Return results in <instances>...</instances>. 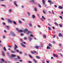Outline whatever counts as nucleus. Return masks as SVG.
<instances>
[{
    "instance_id": "56",
    "label": "nucleus",
    "mask_w": 63,
    "mask_h": 63,
    "mask_svg": "<svg viewBox=\"0 0 63 63\" xmlns=\"http://www.w3.org/2000/svg\"><path fill=\"white\" fill-rule=\"evenodd\" d=\"M20 35H21V36H23V33H21Z\"/></svg>"
},
{
    "instance_id": "60",
    "label": "nucleus",
    "mask_w": 63,
    "mask_h": 63,
    "mask_svg": "<svg viewBox=\"0 0 63 63\" xmlns=\"http://www.w3.org/2000/svg\"><path fill=\"white\" fill-rule=\"evenodd\" d=\"M54 7L55 8H57V5H55Z\"/></svg>"
},
{
    "instance_id": "52",
    "label": "nucleus",
    "mask_w": 63,
    "mask_h": 63,
    "mask_svg": "<svg viewBox=\"0 0 63 63\" xmlns=\"http://www.w3.org/2000/svg\"><path fill=\"white\" fill-rule=\"evenodd\" d=\"M30 36H31V37H33V35L32 34H30Z\"/></svg>"
},
{
    "instance_id": "51",
    "label": "nucleus",
    "mask_w": 63,
    "mask_h": 63,
    "mask_svg": "<svg viewBox=\"0 0 63 63\" xmlns=\"http://www.w3.org/2000/svg\"><path fill=\"white\" fill-rule=\"evenodd\" d=\"M40 19H41V20H42V21H44V19H43V18H41Z\"/></svg>"
},
{
    "instance_id": "10",
    "label": "nucleus",
    "mask_w": 63,
    "mask_h": 63,
    "mask_svg": "<svg viewBox=\"0 0 63 63\" xmlns=\"http://www.w3.org/2000/svg\"><path fill=\"white\" fill-rule=\"evenodd\" d=\"M34 47L35 48H36V49H38L39 48V46H35Z\"/></svg>"
},
{
    "instance_id": "4",
    "label": "nucleus",
    "mask_w": 63,
    "mask_h": 63,
    "mask_svg": "<svg viewBox=\"0 0 63 63\" xmlns=\"http://www.w3.org/2000/svg\"><path fill=\"white\" fill-rule=\"evenodd\" d=\"M8 22H9V23H12V21L10 19H8Z\"/></svg>"
},
{
    "instance_id": "64",
    "label": "nucleus",
    "mask_w": 63,
    "mask_h": 63,
    "mask_svg": "<svg viewBox=\"0 0 63 63\" xmlns=\"http://www.w3.org/2000/svg\"><path fill=\"white\" fill-rule=\"evenodd\" d=\"M20 40L21 42H22V39H21Z\"/></svg>"
},
{
    "instance_id": "24",
    "label": "nucleus",
    "mask_w": 63,
    "mask_h": 63,
    "mask_svg": "<svg viewBox=\"0 0 63 63\" xmlns=\"http://www.w3.org/2000/svg\"><path fill=\"white\" fill-rule=\"evenodd\" d=\"M38 6L39 8H42V6H41V5H40V3H39L38 4Z\"/></svg>"
},
{
    "instance_id": "20",
    "label": "nucleus",
    "mask_w": 63,
    "mask_h": 63,
    "mask_svg": "<svg viewBox=\"0 0 63 63\" xmlns=\"http://www.w3.org/2000/svg\"><path fill=\"white\" fill-rule=\"evenodd\" d=\"M2 55H3L5 56V53H4V52H3V51H2Z\"/></svg>"
},
{
    "instance_id": "39",
    "label": "nucleus",
    "mask_w": 63,
    "mask_h": 63,
    "mask_svg": "<svg viewBox=\"0 0 63 63\" xmlns=\"http://www.w3.org/2000/svg\"><path fill=\"white\" fill-rule=\"evenodd\" d=\"M42 17L44 19H45V18L44 16H42Z\"/></svg>"
},
{
    "instance_id": "34",
    "label": "nucleus",
    "mask_w": 63,
    "mask_h": 63,
    "mask_svg": "<svg viewBox=\"0 0 63 63\" xmlns=\"http://www.w3.org/2000/svg\"><path fill=\"white\" fill-rule=\"evenodd\" d=\"M44 6H45V7H47V4H46V3L44 4H43Z\"/></svg>"
},
{
    "instance_id": "55",
    "label": "nucleus",
    "mask_w": 63,
    "mask_h": 63,
    "mask_svg": "<svg viewBox=\"0 0 63 63\" xmlns=\"http://www.w3.org/2000/svg\"><path fill=\"white\" fill-rule=\"evenodd\" d=\"M24 40H26L27 39V38L25 37L24 38Z\"/></svg>"
},
{
    "instance_id": "11",
    "label": "nucleus",
    "mask_w": 63,
    "mask_h": 63,
    "mask_svg": "<svg viewBox=\"0 0 63 63\" xmlns=\"http://www.w3.org/2000/svg\"><path fill=\"white\" fill-rule=\"evenodd\" d=\"M33 61L35 62V63H37V61H36V60H35V59H33Z\"/></svg>"
},
{
    "instance_id": "50",
    "label": "nucleus",
    "mask_w": 63,
    "mask_h": 63,
    "mask_svg": "<svg viewBox=\"0 0 63 63\" xmlns=\"http://www.w3.org/2000/svg\"><path fill=\"white\" fill-rule=\"evenodd\" d=\"M16 51L17 52H19V50H18L17 49L16 50Z\"/></svg>"
},
{
    "instance_id": "23",
    "label": "nucleus",
    "mask_w": 63,
    "mask_h": 63,
    "mask_svg": "<svg viewBox=\"0 0 63 63\" xmlns=\"http://www.w3.org/2000/svg\"><path fill=\"white\" fill-rule=\"evenodd\" d=\"M13 22L14 24L15 25H16V22H15V21H13Z\"/></svg>"
},
{
    "instance_id": "30",
    "label": "nucleus",
    "mask_w": 63,
    "mask_h": 63,
    "mask_svg": "<svg viewBox=\"0 0 63 63\" xmlns=\"http://www.w3.org/2000/svg\"><path fill=\"white\" fill-rule=\"evenodd\" d=\"M36 58H37V59H40V57H38V56H36Z\"/></svg>"
},
{
    "instance_id": "14",
    "label": "nucleus",
    "mask_w": 63,
    "mask_h": 63,
    "mask_svg": "<svg viewBox=\"0 0 63 63\" xmlns=\"http://www.w3.org/2000/svg\"><path fill=\"white\" fill-rule=\"evenodd\" d=\"M42 2L43 4H45V0H42Z\"/></svg>"
},
{
    "instance_id": "8",
    "label": "nucleus",
    "mask_w": 63,
    "mask_h": 63,
    "mask_svg": "<svg viewBox=\"0 0 63 63\" xmlns=\"http://www.w3.org/2000/svg\"><path fill=\"white\" fill-rule=\"evenodd\" d=\"M28 38L29 39V41H31V40H32V38H31V37L29 36L28 37Z\"/></svg>"
},
{
    "instance_id": "41",
    "label": "nucleus",
    "mask_w": 63,
    "mask_h": 63,
    "mask_svg": "<svg viewBox=\"0 0 63 63\" xmlns=\"http://www.w3.org/2000/svg\"><path fill=\"white\" fill-rule=\"evenodd\" d=\"M17 58L18 59H20V57H19V56H17Z\"/></svg>"
},
{
    "instance_id": "53",
    "label": "nucleus",
    "mask_w": 63,
    "mask_h": 63,
    "mask_svg": "<svg viewBox=\"0 0 63 63\" xmlns=\"http://www.w3.org/2000/svg\"><path fill=\"white\" fill-rule=\"evenodd\" d=\"M31 53L32 54H34V53L32 51H31Z\"/></svg>"
},
{
    "instance_id": "54",
    "label": "nucleus",
    "mask_w": 63,
    "mask_h": 63,
    "mask_svg": "<svg viewBox=\"0 0 63 63\" xmlns=\"http://www.w3.org/2000/svg\"><path fill=\"white\" fill-rule=\"evenodd\" d=\"M34 53H38L37 52H36V51H34Z\"/></svg>"
},
{
    "instance_id": "57",
    "label": "nucleus",
    "mask_w": 63,
    "mask_h": 63,
    "mask_svg": "<svg viewBox=\"0 0 63 63\" xmlns=\"http://www.w3.org/2000/svg\"><path fill=\"white\" fill-rule=\"evenodd\" d=\"M43 63H45V60H43L42 61Z\"/></svg>"
},
{
    "instance_id": "37",
    "label": "nucleus",
    "mask_w": 63,
    "mask_h": 63,
    "mask_svg": "<svg viewBox=\"0 0 63 63\" xmlns=\"http://www.w3.org/2000/svg\"><path fill=\"white\" fill-rule=\"evenodd\" d=\"M3 49L5 51H6V48H5V47H4L3 48Z\"/></svg>"
},
{
    "instance_id": "38",
    "label": "nucleus",
    "mask_w": 63,
    "mask_h": 63,
    "mask_svg": "<svg viewBox=\"0 0 63 63\" xmlns=\"http://www.w3.org/2000/svg\"><path fill=\"white\" fill-rule=\"evenodd\" d=\"M59 17L60 18H61V19H63V17H62V16H60Z\"/></svg>"
},
{
    "instance_id": "12",
    "label": "nucleus",
    "mask_w": 63,
    "mask_h": 63,
    "mask_svg": "<svg viewBox=\"0 0 63 63\" xmlns=\"http://www.w3.org/2000/svg\"><path fill=\"white\" fill-rule=\"evenodd\" d=\"M31 33L32 32H31V31H28V32L27 33V34H29V33Z\"/></svg>"
},
{
    "instance_id": "48",
    "label": "nucleus",
    "mask_w": 63,
    "mask_h": 63,
    "mask_svg": "<svg viewBox=\"0 0 63 63\" xmlns=\"http://www.w3.org/2000/svg\"><path fill=\"white\" fill-rule=\"evenodd\" d=\"M29 25L30 27L32 26V24H31V23H30Z\"/></svg>"
},
{
    "instance_id": "63",
    "label": "nucleus",
    "mask_w": 63,
    "mask_h": 63,
    "mask_svg": "<svg viewBox=\"0 0 63 63\" xmlns=\"http://www.w3.org/2000/svg\"><path fill=\"white\" fill-rule=\"evenodd\" d=\"M52 28L53 29H55V27H52Z\"/></svg>"
},
{
    "instance_id": "28",
    "label": "nucleus",
    "mask_w": 63,
    "mask_h": 63,
    "mask_svg": "<svg viewBox=\"0 0 63 63\" xmlns=\"http://www.w3.org/2000/svg\"><path fill=\"white\" fill-rule=\"evenodd\" d=\"M43 37L45 39L46 38V37H47V36H46V35H43Z\"/></svg>"
},
{
    "instance_id": "15",
    "label": "nucleus",
    "mask_w": 63,
    "mask_h": 63,
    "mask_svg": "<svg viewBox=\"0 0 63 63\" xmlns=\"http://www.w3.org/2000/svg\"><path fill=\"white\" fill-rule=\"evenodd\" d=\"M59 26H60V27H61V28H62V24H59Z\"/></svg>"
},
{
    "instance_id": "62",
    "label": "nucleus",
    "mask_w": 63,
    "mask_h": 63,
    "mask_svg": "<svg viewBox=\"0 0 63 63\" xmlns=\"http://www.w3.org/2000/svg\"><path fill=\"white\" fill-rule=\"evenodd\" d=\"M3 25H5V24H5V23L4 22H3Z\"/></svg>"
},
{
    "instance_id": "49",
    "label": "nucleus",
    "mask_w": 63,
    "mask_h": 63,
    "mask_svg": "<svg viewBox=\"0 0 63 63\" xmlns=\"http://www.w3.org/2000/svg\"><path fill=\"white\" fill-rule=\"evenodd\" d=\"M19 54H22V52H21V51L19 52Z\"/></svg>"
},
{
    "instance_id": "29",
    "label": "nucleus",
    "mask_w": 63,
    "mask_h": 63,
    "mask_svg": "<svg viewBox=\"0 0 63 63\" xmlns=\"http://www.w3.org/2000/svg\"><path fill=\"white\" fill-rule=\"evenodd\" d=\"M48 45L49 47H52V45H51L50 44H49Z\"/></svg>"
},
{
    "instance_id": "2",
    "label": "nucleus",
    "mask_w": 63,
    "mask_h": 63,
    "mask_svg": "<svg viewBox=\"0 0 63 63\" xmlns=\"http://www.w3.org/2000/svg\"><path fill=\"white\" fill-rule=\"evenodd\" d=\"M10 34L12 36H16V34L14 33L13 32H10Z\"/></svg>"
},
{
    "instance_id": "35",
    "label": "nucleus",
    "mask_w": 63,
    "mask_h": 63,
    "mask_svg": "<svg viewBox=\"0 0 63 63\" xmlns=\"http://www.w3.org/2000/svg\"><path fill=\"white\" fill-rule=\"evenodd\" d=\"M1 61H2L3 62H4V59H1Z\"/></svg>"
},
{
    "instance_id": "3",
    "label": "nucleus",
    "mask_w": 63,
    "mask_h": 63,
    "mask_svg": "<svg viewBox=\"0 0 63 63\" xmlns=\"http://www.w3.org/2000/svg\"><path fill=\"white\" fill-rule=\"evenodd\" d=\"M14 47H15V48H14V50H16V48H17V46H16V45L15 44L14 46Z\"/></svg>"
},
{
    "instance_id": "45",
    "label": "nucleus",
    "mask_w": 63,
    "mask_h": 63,
    "mask_svg": "<svg viewBox=\"0 0 63 63\" xmlns=\"http://www.w3.org/2000/svg\"><path fill=\"white\" fill-rule=\"evenodd\" d=\"M6 26V27L7 28H8V29L9 28V26Z\"/></svg>"
},
{
    "instance_id": "21",
    "label": "nucleus",
    "mask_w": 63,
    "mask_h": 63,
    "mask_svg": "<svg viewBox=\"0 0 63 63\" xmlns=\"http://www.w3.org/2000/svg\"><path fill=\"white\" fill-rule=\"evenodd\" d=\"M28 30L27 29H26L25 30L23 31V32H26V31H27Z\"/></svg>"
},
{
    "instance_id": "61",
    "label": "nucleus",
    "mask_w": 63,
    "mask_h": 63,
    "mask_svg": "<svg viewBox=\"0 0 63 63\" xmlns=\"http://www.w3.org/2000/svg\"><path fill=\"white\" fill-rule=\"evenodd\" d=\"M50 4H53V3L51 1V3H50Z\"/></svg>"
},
{
    "instance_id": "58",
    "label": "nucleus",
    "mask_w": 63,
    "mask_h": 63,
    "mask_svg": "<svg viewBox=\"0 0 63 63\" xmlns=\"http://www.w3.org/2000/svg\"><path fill=\"white\" fill-rule=\"evenodd\" d=\"M28 15L29 16H30V13H29V12H28Z\"/></svg>"
},
{
    "instance_id": "40",
    "label": "nucleus",
    "mask_w": 63,
    "mask_h": 63,
    "mask_svg": "<svg viewBox=\"0 0 63 63\" xmlns=\"http://www.w3.org/2000/svg\"><path fill=\"white\" fill-rule=\"evenodd\" d=\"M28 63H32V62H31L30 61H29L28 62Z\"/></svg>"
},
{
    "instance_id": "17",
    "label": "nucleus",
    "mask_w": 63,
    "mask_h": 63,
    "mask_svg": "<svg viewBox=\"0 0 63 63\" xmlns=\"http://www.w3.org/2000/svg\"><path fill=\"white\" fill-rule=\"evenodd\" d=\"M48 29L49 31H50V30H51V28H50V27H48Z\"/></svg>"
},
{
    "instance_id": "27",
    "label": "nucleus",
    "mask_w": 63,
    "mask_h": 63,
    "mask_svg": "<svg viewBox=\"0 0 63 63\" xmlns=\"http://www.w3.org/2000/svg\"><path fill=\"white\" fill-rule=\"evenodd\" d=\"M29 56L30 58H33V57L31 56V55H29Z\"/></svg>"
},
{
    "instance_id": "13",
    "label": "nucleus",
    "mask_w": 63,
    "mask_h": 63,
    "mask_svg": "<svg viewBox=\"0 0 63 63\" xmlns=\"http://www.w3.org/2000/svg\"><path fill=\"white\" fill-rule=\"evenodd\" d=\"M34 10H35V12L37 11V8H36V7L34 8Z\"/></svg>"
},
{
    "instance_id": "22",
    "label": "nucleus",
    "mask_w": 63,
    "mask_h": 63,
    "mask_svg": "<svg viewBox=\"0 0 63 63\" xmlns=\"http://www.w3.org/2000/svg\"><path fill=\"white\" fill-rule=\"evenodd\" d=\"M36 16L35 15H33L32 16V17L33 18H35V17Z\"/></svg>"
},
{
    "instance_id": "26",
    "label": "nucleus",
    "mask_w": 63,
    "mask_h": 63,
    "mask_svg": "<svg viewBox=\"0 0 63 63\" xmlns=\"http://www.w3.org/2000/svg\"><path fill=\"white\" fill-rule=\"evenodd\" d=\"M9 13H11V12H12V9H9Z\"/></svg>"
},
{
    "instance_id": "33",
    "label": "nucleus",
    "mask_w": 63,
    "mask_h": 63,
    "mask_svg": "<svg viewBox=\"0 0 63 63\" xmlns=\"http://www.w3.org/2000/svg\"><path fill=\"white\" fill-rule=\"evenodd\" d=\"M48 2H49V3H50L51 2V1L50 0H48Z\"/></svg>"
},
{
    "instance_id": "5",
    "label": "nucleus",
    "mask_w": 63,
    "mask_h": 63,
    "mask_svg": "<svg viewBox=\"0 0 63 63\" xmlns=\"http://www.w3.org/2000/svg\"><path fill=\"white\" fill-rule=\"evenodd\" d=\"M59 36L60 37H62V34L61 33H59Z\"/></svg>"
},
{
    "instance_id": "1",
    "label": "nucleus",
    "mask_w": 63,
    "mask_h": 63,
    "mask_svg": "<svg viewBox=\"0 0 63 63\" xmlns=\"http://www.w3.org/2000/svg\"><path fill=\"white\" fill-rule=\"evenodd\" d=\"M16 56L14 54H12L11 56H9V57L10 58H12V57H15Z\"/></svg>"
},
{
    "instance_id": "7",
    "label": "nucleus",
    "mask_w": 63,
    "mask_h": 63,
    "mask_svg": "<svg viewBox=\"0 0 63 63\" xmlns=\"http://www.w3.org/2000/svg\"><path fill=\"white\" fill-rule=\"evenodd\" d=\"M16 1H14V5H15V6H16V7H17V4H16Z\"/></svg>"
},
{
    "instance_id": "6",
    "label": "nucleus",
    "mask_w": 63,
    "mask_h": 63,
    "mask_svg": "<svg viewBox=\"0 0 63 63\" xmlns=\"http://www.w3.org/2000/svg\"><path fill=\"white\" fill-rule=\"evenodd\" d=\"M21 46H22L23 47H25V45H23V44L22 43H21Z\"/></svg>"
},
{
    "instance_id": "43",
    "label": "nucleus",
    "mask_w": 63,
    "mask_h": 63,
    "mask_svg": "<svg viewBox=\"0 0 63 63\" xmlns=\"http://www.w3.org/2000/svg\"><path fill=\"white\" fill-rule=\"evenodd\" d=\"M16 30H17L18 31H19V29L17 28H16Z\"/></svg>"
},
{
    "instance_id": "47",
    "label": "nucleus",
    "mask_w": 63,
    "mask_h": 63,
    "mask_svg": "<svg viewBox=\"0 0 63 63\" xmlns=\"http://www.w3.org/2000/svg\"><path fill=\"white\" fill-rule=\"evenodd\" d=\"M52 13H53V15H54V12H53V10H52Z\"/></svg>"
},
{
    "instance_id": "16",
    "label": "nucleus",
    "mask_w": 63,
    "mask_h": 63,
    "mask_svg": "<svg viewBox=\"0 0 63 63\" xmlns=\"http://www.w3.org/2000/svg\"><path fill=\"white\" fill-rule=\"evenodd\" d=\"M30 2H33V3H35V0H31V1H30Z\"/></svg>"
},
{
    "instance_id": "32",
    "label": "nucleus",
    "mask_w": 63,
    "mask_h": 63,
    "mask_svg": "<svg viewBox=\"0 0 63 63\" xmlns=\"http://www.w3.org/2000/svg\"><path fill=\"white\" fill-rule=\"evenodd\" d=\"M62 44H59V46L60 47H62Z\"/></svg>"
},
{
    "instance_id": "9",
    "label": "nucleus",
    "mask_w": 63,
    "mask_h": 63,
    "mask_svg": "<svg viewBox=\"0 0 63 63\" xmlns=\"http://www.w3.org/2000/svg\"><path fill=\"white\" fill-rule=\"evenodd\" d=\"M59 8L60 9H63V7L61 6H59Z\"/></svg>"
},
{
    "instance_id": "44",
    "label": "nucleus",
    "mask_w": 63,
    "mask_h": 63,
    "mask_svg": "<svg viewBox=\"0 0 63 63\" xmlns=\"http://www.w3.org/2000/svg\"><path fill=\"white\" fill-rule=\"evenodd\" d=\"M18 21H19V23H22L19 20H18Z\"/></svg>"
},
{
    "instance_id": "25",
    "label": "nucleus",
    "mask_w": 63,
    "mask_h": 63,
    "mask_svg": "<svg viewBox=\"0 0 63 63\" xmlns=\"http://www.w3.org/2000/svg\"><path fill=\"white\" fill-rule=\"evenodd\" d=\"M53 56H55V57H58V56L56 55L55 54H54L53 55Z\"/></svg>"
},
{
    "instance_id": "31",
    "label": "nucleus",
    "mask_w": 63,
    "mask_h": 63,
    "mask_svg": "<svg viewBox=\"0 0 63 63\" xmlns=\"http://www.w3.org/2000/svg\"><path fill=\"white\" fill-rule=\"evenodd\" d=\"M55 24L56 25H57V26H58V24H57V23L56 22H55Z\"/></svg>"
},
{
    "instance_id": "18",
    "label": "nucleus",
    "mask_w": 63,
    "mask_h": 63,
    "mask_svg": "<svg viewBox=\"0 0 63 63\" xmlns=\"http://www.w3.org/2000/svg\"><path fill=\"white\" fill-rule=\"evenodd\" d=\"M23 31L21 30H20L19 31V32H23Z\"/></svg>"
},
{
    "instance_id": "19",
    "label": "nucleus",
    "mask_w": 63,
    "mask_h": 63,
    "mask_svg": "<svg viewBox=\"0 0 63 63\" xmlns=\"http://www.w3.org/2000/svg\"><path fill=\"white\" fill-rule=\"evenodd\" d=\"M39 47H43V45L42 44H41L40 45V46H39Z\"/></svg>"
},
{
    "instance_id": "42",
    "label": "nucleus",
    "mask_w": 63,
    "mask_h": 63,
    "mask_svg": "<svg viewBox=\"0 0 63 63\" xmlns=\"http://www.w3.org/2000/svg\"><path fill=\"white\" fill-rule=\"evenodd\" d=\"M43 13H44V14H46V12H45V11H44V10H43Z\"/></svg>"
},
{
    "instance_id": "46",
    "label": "nucleus",
    "mask_w": 63,
    "mask_h": 63,
    "mask_svg": "<svg viewBox=\"0 0 63 63\" xmlns=\"http://www.w3.org/2000/svg\"><path fill=\"white\" fill-rule=\"evenodd\" d=\"M11 52L12 53H15V51H11Z\"/></svg>"
},
{
    "instance_id": "36",
    "label": "nucleus",
    "mask_w": 63,
    "mask_h": 63,
    "mask_svg": "<svg viewBox=\"0 0 63 63\" xmlns=\"http://www.w3.org/2000/svg\"><path fill=\"white\" fill-rule=\"evenodd\" d=\"M47 49H50V47H49L48 46L47 47Z\"/></svg>"
},
{
    "instance_id": "59",
    "label": "nucleus",
    "mask_w": 63,
    "mask_h": 63,
    "mask_svg": "<svg viewBox=\"0 0 63 63\" xmlns=\"http://www.w3.org/2000/svg\"><path fill=\"white\" fill-rule=\"evenodd\" d=\"M14 60H17V58H14Z\"/></svg>"
}]
</instances>
